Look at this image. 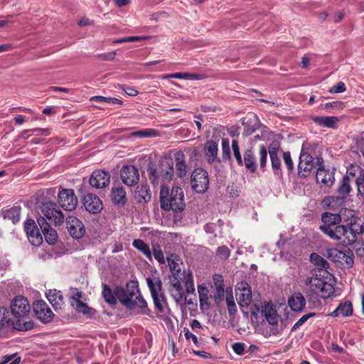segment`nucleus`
Returning a JSON list of instances; mask_svg holds the SVG:
<instances>
[{"label": "nucleus", "mask_w": 364, "mask_h": 364, "mask_svg": "<svg viewBox=\"0 0 364 364\" xmlns=\"http://www.w3.org/2000/svg\"><path fill=\"white\" fill-rule=\"evenodd\" d=\"M168 264L172 274L170 289L171 296L176 302L186 299V294H193L195 291L193 277L191 271H181V259L176 254H171L167 257Z\"/></svg>", "instance_id": "nucleus-1"}, {"label": "nucleus", "mask_w": 364, "mask_h": 364, "mask_svg": "<svg viewBox=\"0 0 364 364\" xmlns=\"http://www.w3.org/2000/svg\"><path fill=\"white\" fill-rule=\"evenodd\" d=\"M114 294L119 302L129 310H136L137 313L149 315L150 310L145 299L140 294L137 281H129L125 288L117 286Z\"/></svg>", "instance_id": "nucleus-2"}, {"label": "nucleus", "mask_w": 364, "mask_h": 364, "mask_svg": "<svg viewBox=\"0 0 364 364\" xmlns=\"http://www.w3.org/2000/svg\"><path fill=\"white\" fill-rule=\"evenodd\" d=\"M159 200L161 208L165 211L182 212L186 207L183 191L179 186H173L169 190L166 186H162Z\"/></svg>", "instance_id": "nucleus-3"}, {"label": "nucleus", "mask_w": 364, "mask_h": 364, "mask_svg": "<svg viewBox=\"0 0 364 364\" xmlns=\"http://www.w3.org/2000/svg\"><path fill=\"white\" fill-rule=\"evenodd\" d=\"M11 311L14 319H16V329L28 331L33 328L34 323L33 321H25L31 311V307L26 298L23 296L15 297L11 304Z\"/></svg>", "instance_id": "nucleus-4"}, {"label": "nucleus", "mask_w": 364, "mask_h": 364, "mask_svg": "<svg viewBox=\"0 0 364 364\" xmlns=\"http://www.w3.org/2000/svg\"><path fill=\"white\" fill-rule=\"evenodd\" d=\"M305 284L308 288L307 296L311 300L318 299V298H329L333 295L335 291L333 284L317 276L306 278Z\"/></svg>", "instance_id": "nucleus-5"}, {"label": "nucleus", "mask_w": 364, "mask_h": 364, "mask_svg": "<svg viewBox=\"0 0 364 364\" xmlns=\"http://www.w3.org/2000/svg\"><path fill=\"white\" fill-rule=\"evenodd\" d=\"M147 173L151 183L156 186L159 183L162 186H166L173 178V164L168 161L161 163L158 166L153 164H149L147 168Z\"/></svg>", "instance_id": "nucleus-6"}, {"label": "nucleus", "mask_w": 364, "mask_h": 364, "mask_svg": "<svg viewBox=\"0 0 364 364\" xmlns=\"http://www.w3.org/2000/svg\"><path fill=\"white\" fill-rule=\"evenodd\" d=\"M146 284L151 292L156 310L165 314L168 310V302L162 289V282L160 278H146Z\"/></svg>", "instance_id": "nucleus-7"}, {"label": "nucleus", "mask_w": 364, "mask_h": 364, "mask_svg": "<svg viewBox=\"0 0 364 364\" xmlns=\"http://www.w3.org/2000/svg\"><path fill=\"white\" fill-rule=\"evenodd\" d=\"M311 148L310 143L304 141L301 146L299 161L298 164V173L303 177L308 176L314 167V159L309 153Z\"/></svg>", "instance_id": "nucleus-8"}, {"label": "nucleus", "mask_w": 364, "mask_h": 364, "mask_svg": "<svg viewBox=\"0 0 364 364\" xmlns=\"http://www.w3.org/2000/svg\"><path fill=\"white\" fill-rule=\"evenodd\" d=\"M327 257L333 262L338 263L348 268L353 267L354 264V255L349 248L344 250L336 248L329 249L327 251Z\"/></svg>", "instance_id": "nucleus-9"}, {"label": "nucleus", "mask_w": 364, "mask_h": 364, "mask_svg": "<svg viewBox=\"0 0 364 364\" xmlns=\"http://www.w3.org/2000/svg\"><path fill=\"white\" fill-rule=\"evenodd\" d=\"M41 210L44 216L48 220L53 222L55 225L63 223L64 215L55 203L50 200L43 201L41 203Z\"/></svg>", "instance_id": "nucleus-10"}, {"label": "nucleus", "mask_w": 364, "mask_h": 364, "mask_svg": "<svg viewBox=\"0 0 364 364\" xmlns=\"http://www.w3.org/2000/svg\"><path fill=\"white\" fill-rule=\"evenodd\" d=\"M191 183L196 193H205L209 187L208 172L201 168H195L191 175Z\"/></svg>", "instance_id": "nucleus-11"}, {"label": "nucleus", "mask_w": 364, "mask_h": 364, "mask_svg": "<svg viewBox=\"0 0 364 364\" xmlns=\"http://www.w3.org/2000/svg\"><path fill=\"white\" fill-rule=\"evenodd\" d=\"M58 203L66 211L75 209L78 200L73 189H62L58 194Z\"/></svg>", "instance_id": "nucleus-12"}, {"label": "nucleus", "mask_w": 364, "mask_h": 364, "mask_svg": "<svg viewBox=\"0 0 364 364\" xmlns=\"http://www.w3.org/2000/svg\"><path fill=\"white\" fill-rule=\"evenodd\" d=\"M33 311L36 317L43 323H49L53 319L54 314L43 300L34 301L33 303Z\"/></svg>", "instance_id": "nucleus-13"}, {"label": "nucleus", "mask_w": 364, "mask_h": 364, "mask_svg": "<svg viewBox=\"0 0 364 364\" xmlns=\"http://www.w3.org/2000/svg\"><path fill=\"white\" fill-rule=\"evenodd\" d=\"M34 220L28 218L24 223V230L29 242L35 247L40 246L43 242V237L40 228Z\"/></svg>", "instance_id": "nucleus-14"}, {"label": "nucleus", "mask_w": 364, "mask_h": 364, "mask_svg": "<svg viewBox=\"0 0 364 364\" xmlns=\"http://www.w3.org/2000/svg\"><path fill=\"white\" fill-rule=\"evenodd\" d=\"M343 223L346 224L347 232H350V237L357 238L358 235L364 233V221L360 217L350 214L344 219Z\"/></svg>", "instance_id": "nucleus-15"}, {"label": "nucleus", "mask_w": 364, "mask_h": 364, "mask_svg": "<svg viewBox=\"0 0 364 364\" xmlns=\"http://www.w3.org/2000/svg\"><path fill=\"white\" fill-rule=\"evenodd\" d=\"M66 227L70 236L74 239H80L85 234V228L82 222L75 216H69L66 219Z\"/></svg>", "instance_id": "nucleus-16"}, {"label": "nucleus", "mask_w": 364, "mask_h": 364, "mask_svg": "<svg viewBox=\"0 0 364 364\" xmlns=\"http://www.w3.org/2000/svg\"><path fill=\"white\" fill-rule=\"evenodd\" d=\"M122 182L128 186L136 185L139 181V173L136 167L132 165L123 166L120 171Z\"/></svg>", "instance_id": "nucleus-17"}, {"label": "nucleus", "mask_w": 364, "mask_h": 364, "mask_svg": "<svg viewBox=\"0 0 364 364\" xmlns=\"http://www.w3.org/2000/svg\"><path fill=\"white\" fill-rule=\"evenodd\" d=\"M110 174L104 170H95L92 172L89 183L91 186L96 188H102L109 185Z\"/></svg>", "instance_id": "nucleus-18"}, {"label": "nucleus", "mask_w": 364, "mask_h": 364, "mask_svg": "<svg viewBox=\"0 0 364 364\" xmlns=\"http://www.w3.org/2000/svg\"><path fill=\"white\" fill-rule=\"evenodd\" d=\"M236 294L239 296V304L241 307H247L252 300L250 286L246 282H238L235 288Z\"/></svg>", "instance_id": "nucleus-19"}, {"label": "nucleus", "mask_w": 364, "mask_h": 364, "mask_svg": "<svg viewBox=\"0 0 364 364\" xmlns=\"http://www.w3.org/2000/svg\"><path fill=\"white\" fill-rule=\"evenodd\" d=\"M37 223L44 235L46 241L50 245L55 244L58 239L56 230L51 228L50 223L43 217H39L37 219Z\"/></svg>", "instance_id": "nucleus-20"}, {"label": "nucleus", "mask_w": 364, "mask_h": 364, "mask_svg": "<svg viewBox=\"0 0 364 364\" xmlns=\"http://www.w3.org/2000/svg\"><path fill=\"white\" fill-rule=\"evenodd\" d=\"M322 224L320 225V230L325 234L328 230L341 223L342 218L338 213H331L325 212L321 215Z\"/></svg>", "instance_id": "nucleus-21"}, {"label": "nucleus", "mask_w": 364, "mask_h": 364, "mask_svg": "<svg viewBox=\"0 0 364 364\" xmlns=\"http://www.w3.org/2000/svg\"><path fill=\"white\" fill-rule=\"evenodd\" d=\"M83 205L86 210L92 214L101 212L103 208L102 200L95 194L88 193L83 198Z\"/></svg>", "instance_id": "nucleus-22"}, {"label": "nucleus", "mask_w": 364, "mask_h": 364, "mask_svg": "<svg viewBox=\"0 0 364 364\" xmlns=\"http://www.w3.org/2000/svg\"><path fill=\"white\" fill-rule=\"evenodd\" d=\"M335 168H326L324 166H320L316 171V180L317 183H322L326 186H331L335 181Z\"/></svg>", "instance_id": "nucleus-23"}, {"label": "nucleus", "mask_w": 364, "mask_h": 364, "mask_svg": "<svg viewBox=\"0 0 364 364\" xmlns=\"http://www.w3.org/2000/svg\"><path fill=\"white\" fill-rule=\"evenodd\" d=\"M112 202L118 207H124L127 201L125 189L122 186L112 187L110 193Z\"/></svg>", "instance_id": "nucleus-24"}, {"label": "nucleus", "mask_w": 364, "mask_h": 364, "mask_svg": "<svg viewBox=\"0 0 364 364\" xmlns=\"http://www.w3.org/2000/svg\"><path fill=\"white\" fill-rule=\"evenodd\" d=\"M288 304L292 311L301 312L305 308L306 299L301 292H295L289 298Z\"/></svg>", "instance_id": "nucleus-25"}, {"label": "nucleus", "mask_w": 364, "mask_h": 364, "mask_svg": "<svg viewBox=\"0 0 364 364\" xmlns=\"http://www.w3.org/2000/svg\"><path fill=\"white\" fill-rule=\"evenodd\" d=\"M185 159V154L182 151H178L174 154L176 171L179 178L186 176L188 172V166Z\"/></svg>", "instance_id": "nucleus-26"}, {"label": "nucleus", "mask_w": 364, "mask_h": 364, "mask_svg": "<svg viewBox=\"0 0 364 364\" xmlns=\"http://www.w3.org/2000/svg\"><path fill=\"white\" fill-rule=\"evenodd\" d=\"M312 121L318 126L335 129L339 122V119L335 116H314Z\"/></svg>", "instance_id": "nucleus-27"}, {"label": "nucleus", "mask_w": 364, "mask_h": 364, "mask_svg": "<svg viewBox=\"0 0 364 364\" xmlns=\"http://www.w3.org/2000/svg\"><path fill=\"white\" fill-rule=\"evenodd\" d=\"M46 297L55 310L61 309L64 302L60 291L50 289L46 293Z\"/></svg>", "instance_id": "nucleus-28"}, {"label": "nucleus", "mask_w": 364, "mask_h": 364, "mask_svg": "<svg viewBox=\"0 0 364 364\" xmlns=\"http://www.w3.org/2000/svg\"><path fill=\"white\" fill-rule=\"evenodd\" d=\"M243 156V166H245L246 169L250 173H255L257 170V162L253 151L251 149L245 150Z\"/></svg>", "instance_id": "nucleus-29"}, {"label": "nucleus", "mask_w": 364, "mask_h": 364, "mask_svg": "<svg viewBox=\"0 0 364 364\" xmlns=\"http://www.w3.org/2000/svg\"><path fill=\"white\" fill-rule=\"evenodd\" d=\"M353 304L350 301H346L341 303L338 307L330 314L332 317H337L340 315L344 317L350 316L353 314Z\"/></svg>", "instance_id": "nucleus-30"}, {"label": "nucleus", "mask_w": 364, "mask_h": 364, "mask_svg": "<svg viewBox=\"0 0 364 364\" xmlns=\"http://www.w3.org/2000/svg\"><path fill=\"white\" fill-rule=\"evenodd\" d=\"M265 319L271 326L277 325L279 315L272 304H266L262 311Z\"/></svg>", "instance_id": "nucleus-31"}, {"label": "nucleus", "mask_w": 364, "mask_h": 364, "mask_svg": "<svg viewBox=\"0 0 364 364\" xmlns=\"http://www.w3.org/2000/svg\"><path fill=\"white\" fill-rule=\"evenodd\" d=\"M347 232L346 224L344 223L343 225H341L339 223L326 232L325 235L332 240L338 241L341 240L343 237H346Z\"/></svg>", "instance_id": "nucleus-32"}, {"label": "nucleus", "mask_w": 364, "mask_h": 364, "mask_svg": "<svg viewBox=\"0 0 364 364\" xmlns=\"http://www.w3.org/2000/svg\"><path fill=\"white\" fill-rule=\"evenodd\" d=\"M269 153L271 159L272 168L276 175H282L281 161L278 156V149L277 147H269Z\"/></svg>", "instance_id": "nucleus-33"}, {"label": "nucleus", "mask_w": 364, "mask_h": 364, "mask_svg": "<svg viewBox=\"0 0 364 364\" xmlns=\"http://www.w3.org/2000/svg\"><path fill=\"white\" fill-rule=\"evenodd\" d=\"M257 122L258 118L257 115L252 113H250L246 117L242 119V123L247 127L245 132L247 134H252L257 129Z\"/></svg>", "instance_id": "nucleus-34"}, {"label": "nucleus", "mask_w": 364, "mask_h": 364, "mask_svg": "<svg viewBox=\"0 0 364 364\" xmlns=\"http://www.w3.org/2000/svg\"><path fill=\"white\" fill-rule=\"evenodd\" d=\"M135 197L139 203H146L151 198L149 186L147 184H141L137 186L135 191Z\"/></svg>", "instance_id": "nucleus-35"}, {"label": "nucleus", "mask_w": 364, "mask_h": 364, "mask_svg": "<svg viewBox=\"0 0 364 364\" xmlns=\"http://www.w3.org/2000/svg\"><path fill=\"white\" fill-rule=\"evenodd\" d=\"M218 144L213 140H209L205 146V155L209 163H213L218 155Z\"/></svg>", "instance_id": "nucleus-36"}, {"label": "nucleus", "mask_w": 364, "mask_h": 364, "mask_svg": "<svg viewBox=\"0 0 364 364\" xmlns=\"http://www.w3.org/2000/svg\"><path fill=\"white\" fill-rule=\"evenodd\" d=\"M344 242L350 246L351 251L354 250L358 256L364 255V242L363 240H358L357 238L346 236Z\"/></svg>", "instance_id": "nucleus-37"}, {"label": "nucleus", "mask_w": 364, "mask_h": 364, "mask_svg": "<svg viewBox=\"0 0 364 364\" xmlns=\"http://www.w3.org/2000/svg\"><path fill=\"white\" fill-rule=\"evenodd\" d=\"M364 170L360 166L350 164L348 168L346 174L343 176V178L350 182L355 181V183L356 184V179L358 178L360 174H362Z\"/></svg>", "instance_id": "nucleus-38"}, {"label": "nucleus", "mask_w": 364, "mask_h": 364, "mask_svg": "<svg viewBox=\"0 0 364 364\" xmlns=\"http://www.w3.org/2000/svg\"><path fill=\"white\" fill-rule=\"evenodd\" d=\"M102 296L105 301L111 306L117 304V296L114 290L112 291L111 288L106 284H102Z\"/></svg>", "instance_id": "nucleus-39"}, {"label": "nucleus", "mask_w": 364, "mask_h": 364, "mask_svg": "<svg viewBox=\"0 0 364 364\" xmlns=\"http://www.w3.org/2000/svg\"><path fill=\"white\" fill-rule=\"evenodd\" d=\"M21 215V207L20 206H14L9 209H6L3 211L4 218H8L14 223H16L20 220Z\"/></svg>", "instance_id": "nucleus-40"}, {"label": "nucleus", "mask_w": 364, "mask_h": 364, "mask_svg": "<svg viewBox=\"0 0 364 364\" xmlns=\"http://www.w3.org/2000/svg\"><path fill=\"white\" fill-rule=\"evenodd\" d=\"M132 245L134 248L141 252L149 259H151V252L149 246L142 240L136 239L133 241Z\"/></svg>", "instance_id": "nucleus-41"}, {"label": "nucleus", "mask_w": 364, "mask_h": 364, "mask_svg": "<svg viewBox=\"0 0 364 364\" xmlns=\"http://www.w3.org/2000/svg\"><path fill=\"white\" fill-rule=\"evenodd\" d=\"M226 294V304L228 306V313L230 316H234L237 311V307L234 301L232 291L231 288H227L225 289Z\"/></svg>", "instance_id": "nucleus-42"}, {"label": "nucleus", "mask_w": 364, "mask_h": 364, "mask_svg": "<svg viewBox=\"0 0 364 364\" xmlns=\"http://www.w3.org/2000/svg\"><path fill=\"white\" fill-rule=\"evenodd\" d=\"M310 260L320 269H325L329 267L328 262L317 253L311 254Z\"/></svg>", "instance_id": "nucleus-43"}, {"label": "nucleus", "mask_w": 364, "mask_h": 364, "mask_svg": "<svg viewBox=\"0 0 364 364\" xmlns=\"http://www.w3.org/2000/svg\"><path fill=\"white\" fill-rule=\"evenodd\" d=\"M351 183L352 182L346 180V178L343 177L342 180L339 182L337 189V192L339 194V196L343 198L352 191L350 186Z\"/></svg>", "instance_id": "nucleus-44"}, {"label": "nucleus", "mask_w": 364, "mask_h": 364, "mask_svg": "<svg viewBox=\"0 0 364 364\" xmlns=\"http://www.w3.org/2000/svg\"><path fill=\"white\" fill-rule=\"evenodd\" d=\"M132 136L144 138V137H154L158 136V131L153 129H145L132 134Z\"/></svg>", "instance_id": "nucleus-45"}, {"label": "nucleus", "mask_w": 364, "mask_h": 364, "mask_svg": "<svg viewBox=\"0 0 364 364\" xmlns=\"http://www.w3.org/2000/svg\"><path fill=\"white\" fill-rule=\"evenodd\" d=\"M72 306L76 309L78 312L84 314H90L91 309L82 301H70Z\"/></svg>", "instance_id": "nucleus-46"}, {"label": "nucleus", "mask_w": 364, "mask_h": 364, "mask_svg": "<svg viewBox=\"0 0 364 364\" xmlns=\"http://www.w3.org/2000/svg\"><path fill=\"white\" fill-rule=\"evenodd\" d=\"M232 151H233V156H235V158L237 161V165L240 166H242L243 161H242V156L240 154V147H239V144H238V142L237 140H232Z\"/></svg>", "instance_id": "nucleus-47"}, {"label": "nucleus", "mask_w": 364, "mask_h": 364, "mask_svg": "<svg viewBox=\"0 0 364 364\" xmlns=\"http://www.w3.org/2000/svg\"><path fill=\"white\" fill-rule=\"evenodd\" d=\"M356 188L358 196L363 198L364 203V172L356 179Z\"/></svg>", "instance_id": "nucleus-48"}, {"label": "nucleus", "mask_w": 364, "mask_h": 364, "mask_svg": "<svg viewBox=\"0 0 364 364\" xmlns=\"http://www.w3.org/2000/svg\"><path fill=\"white\" fill-rule=\"evenodd\" d=\"M267 159V151L264 146H259V166L262 171L265 170Z\"/></svg>", "instance_id": "nucleus-49"}, {"label": "nucleus", "mask_w": 364, "mask_h": 364, "mask_svg": "<svg viewBox=\"0 0 364 364\" xmlns=\"http://www.w3.org/2000/svg\"><path fill=\"white\" fill-rule=\"evenodd\" d=\"M222 157L224 160L230 159V149L228 139H222Z\"/></svg>", "instance_id": "nucleus-50"}, {"label": "nucleus", "mask_w": 364, "mask_h": 364, "mask_svg": "<svg viewBox=\"0 0 364 364\" xmlns=\"http://www.w3.org/2000/svg\"><path fill=\"white\" fill-rule=\"evenodd\" d=\"M316 315V313H309L307 314L303 315L293 326L291 328V331H294L296 330L298 328H299L301 326H302L308 319H309L311 317H314Z\"/></svg>", "instance_id": "nucleus-51"}, {"label": "nucleus", "mask_w": 364, "mask_h": 364, "mask_svg": "<svg viewBox=\"0 0 364 364\" xmlns=\"http://www.w3.org/2000/svg\"><path fill=\"white\" fill-rule=\"evenodd\" d=\"M147 38L145 36H129V37H125L122 38L117 40H115L114 41V43H129V42H135V41H140L142 40H145Z\"/></svg>", "instance_id": "nucleus-52"}, {"label": "nucleus", "mask_w": 364, "mask_h": 364, "mask_svg": "<svg viewBox=\"0 0 364 364\" xmlns=\"http://www.w3.org/2000/svg\"><path fill=\"white\" fill-rule=\"evenodd\" d=\"M283 159L288 171L291 172L294 170V163L289 151L283 152Z\"/></svg>", "instance_id": "nucleus-53"}, {"label": "nucleus", "mask_w": 364, "mask_h": 364, "mask_svg": "<svg viewBox=\"0 0 364 364\" xmlns=\"http://www.w3.org/2000/svg\"><path fill=\"white\" fill-rule=\"evenodd\" d=\"M198 291L199 294V299L201 304L206 302L208 299V290L206 287L199 285L198 287Z\"/></svg>", "instance_id": "nucleus-54"}, {"label": "nucleus", "mask_w": 364, "mask_h": 364, "mask_svg": "<svg viewBox=\"0 0 364 364\" xmlns=\"http://www.w3.org/2000/svg\"><path fill=\"white\" fill-rule=\"evenodd\" d=\"M153 255L154 256V258L160 263V264H165V258L164 256V253L161 251L159 246L158 247H154L153 248Z\"/></svg>", "instance_id": "nucleus-55"}, {"label": "nucleus", "mask_w": 364, "mask_h": 364, "mask_svg": "<svg viewBox=\"0 0 364 364\" xmlns=\"http://www.w3.org/2000/svg\"><path fill=\"white\" fill-rule=\"evenodd\" d=\"M10 321L9 312L4 307L0 308V327L7 324Z\"/></svg>", "instance_id": "nucleus-56"}, {"label": "nucleus", "mask_w": 364, "mask_h": 364, "mask_svg": "<svg viewBox=\"0 0 364 364\" xmlns=\"http://www.w3.org/2000/svg\"><path fill=\"white\" fill-rule=\"evenodd\" d=\"M346 90V87L344 82H339L330 90L331 93H341Z\"/></svg>", "instance_id": "nucleus-57"}, {"label": "nucleus", "mask_w": 364, "mask_h": 364, "mask_svg": "<svg viewBox=\"0 0 364 364\" xmlns=\"http://www.w3.org/2000/svg\"><path fill=\"white\" fill-rule=\"evenodd\" d=\"M245 343L241 342L235 343L232 345V348L235 353L237 355H241L244 353L245 351Z\"/></svg>", "instance_id": "nucleus-58"}, {"label": "nucleus", "mask_w": 364, "mask_h": 364, "mask_svg": "<svg viewBox=\"0 0 364 364\" xmlns=\"http://www.w3.org/2000/svg\"><path fill=\"white\" fill-rule=\"evenodd\" d=\"M183 331L184 333V336L186 337V338L187 340L191 338L193 342L194 343V344L196 346H199L198 345V338H197V336L196 335H194L193 333H192L189 329L188 328H183Z\"/></svg>", "instance_id": "nucleus-59"}, {"label": "nucleus", "mask_w": 364, "mask_h": 364, "mask_svg": "<svg viewBox=\"0 0 364 364\" xmlns=\"http://www.w3.org/2000/svg\"><path fill=\"white\" fill-rule=\"evenodd\" d=\"M217 254L222 256L224 259H228L230 257V250L226 246H220L217 249Z\"/></svg>", "instance_id": "nucleus-60"}, {"label": "nucleus", "mask_w": 364, "mask_h": 364, "mask_svg": "<svg viewBox=\"0 0 364 364\" xmlns=\"http://www.w3.org/2000/svg\"><path fill=\"white\" fill-rule=\"evenodd\" d=\"M225 293V291L223 289V285L220 284L217 287V292L215 295V301H222L224 298V294Z\"/></svg>", "instance_id": "nucleus-61"}, {"label": "nucleus", "mask_w": 364, "mask_h": 364, "mask_svg": "<svg viewBox=\"0 0 364 364\" xmlns=\"http://www.w3.org/2000/svg\"><path fill=\"white\" fill-rule=\"evenodd\" d=\"M121 87L127 95L132 97L136 96L139 93L138 91L133 87L122 85Z\"/></svg>", "instance_id": "nucleus-62"}, {"label": "nucleus", "mask_w": 364, "mask_h": 364, "mask_svg": "<svg viewBox=\"0 0 364 364\" xmlns=\"http://www.w3.org/2000/svg\"><path fill=\"white\" fill-rule=\"evenodd\" d=\"M116 52L112 51L108 53L100 54L98 55V58L102 60H112L114 58Z\"/></svg>", "instance_id": "nucleus-63"}, {"label": "nucleus", "mask_w": 364, "mask_h": 364, "mask_svg": "<svg viewBox=\"0 0 364 364\" xmlns=\"http://www.w3.org/2000/svg\"><path fill=\"white\" fill-rule=\"evenodd\" d=\"M188 73H176L166 76V78L173 77L177 79H186L188 80Z\"/></svg>", "instance_id": "nucleus-64"}]
</instances>
